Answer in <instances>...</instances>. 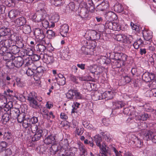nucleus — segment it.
Listing matches in <instances>:
<instances>
[{"mask_svg": "<svg viewBox=\"0 0 156 156\" xmlns=\"http://www.w3.org/2000/svg\"><path fill=\"white\" fill-rule=\"evenodd\" d=\"M55 142V136L52 135L48 136L44 140V142L46 144H54Z\"/></svg>", "mask_w": 156, "mask_h": 156, "instance_id": "17", "label": "nucleus"}, {"mask_svg": "<svg viewBox=\"0 0 156 156\" xmlns=\"http://www.w3.org/2000/svg\"><path fill=\"white\" fill-rule=\"evenodd\" d=\"M36 94L34 92H32L29 94L27 98L30 106L34 108L38 107V103L36 100Z\"/></svg>", "mask_w": 156, "mask_h": 156, "instance_id": "5", "label": "nucleus"}, {"mask_svg": "<svg viewBox=\"0 0 156 156\" xmlns=\"http://www.w3.org/2000/svg\"><path fill=\"white\" fill-rule=\"evenodd\" d=\"M122 80L124 81V84L128 83L130 82L131 80V78L128 75L125 76H123L122 78Z\"/></svg>", "mask_w": 156, "mask_h": 156, "instance_id": "55", "label": "nucleus"}, {"mask_svg": "<svg viewBox=\"0 0 156 156\" xmlns=\"http://www.w3.org/2000/svg\"><path fill=\"white\" fill-rule=\"evenodd\" d=\"M46 35L48 38L51 39L55 37V33L51 30H48L46 31Z\"/></svg>", "mask_w": 156, "mask_h": 156, "instance_id": "34", "label": "nucleus"}, {"mask_svg": "<svg viewBox=\"0 0 156 156\" xmlns=\"http://www.w3.org/2000/svg\"><path fill=\"white\" fill-rule=\"evenodd\" d=\"M102 123L105 126H108L110 124V121L108 118H104L102 120Z\"/></svg>", "mask_w": 156, "mask_h": 156, "instance_id": "61", "label": "nucleus"}, {"mask_svg": "<svg viewBox=\"0 0 156 156\" xmlns=\"http://www.w3.org/2000/svg\"><path fill=\"white\" fill-rule=\"evenodd\" d=\"M90 40L95 41L98 40L100 37V34L94 30H90L88 34Z\"/></svg>", "mask_w": 156, "mask_h": 156, "instance_id": "12", "label": "nucleus"}, {"mask_svg": "<svg viewBox=\"0 0 156 156\" xmlns=\"http://www.w3.org/2000/svg\"><path fill=\"white\" fill-rule=\"evenodd\" d=\"M23 32L26 34H28L31 31V28L30 26L25 25L23 27Z\"/></svg>", "mask_w": 156, "mask_h": 156, "instance_id": "48", "label": "nucleus"}, {"mask_svg": "<svg viewBox=\"0 0 156 156\" xmlns=\"http://www.w3.org/2000/svg\"><path fill=\"white\" fill-rule=\"evenodd\" d=\"M105 18L106 20L111 21L117 19V16L115 13L112 11L108 12L105 14Z\"/></svg>", "mask_w": 156, "mask_h": 156, "instance_id": "16", "label": "nucleus"}, {"mask_svg": "<svg viewBox=\"0 0 156 156\" xmlns=\"http://www.w3.org/2000/svg\"><path fill=\"white\" fill-rule=\"evenodd\" d=\"M0 31L2 32L1 33L2 36H5L8 34L10 31V30L9 29H1Z\"/></svg>", "mask_w": 156, "mask_h": 156, "instance_id": "58", "label": "nucleus"}, {"mask_svg": "<svg viewBox=\"0 0 156 156\" xmlns=\"http://www.w3.org/2000/svg\"><path fill=\"white\" fill-rule=\"evenodd\" d=\"M14 21L15 24L18 27L23 26L26 23V19L23 17L18 18Z\"/></svg>", "mask_w": 156, "mask_h": 156, "instance_id": "19", "label": "nucleus"}, {"mask_svg": "<svg viewBox=\"0 0 156 156\" xmlns=\"http://www.w3.org/2000/svg\"><path fill=\"white\" fill-rule=\"evenodd\" d=\"M78 99L82 98V95L77 91L73 90H69V98L73 99L74 97Z\"/></svg>", "mask_w": 156, "mask_h": 156, "instance_id": "11", "label": "nucleus"}, {"mask_svg": "<svg viewBox=\"0 0 156 156\" xmlns=\"http://www.w3.org/2000/svg\"><path fill=\"white\" fill-rule=\"evenodd\" d=\"M58 77H56L55 79L58 82V84L60 85H63L65 84V78L61 74L57 75Z\"/></svg>", "mask_w": 156, "mask_h": 156, "instance_id": "20", "label": "nucleus"}, {"mask_svg": "<svg viewBox=\"0 0 156 156\" xmlns=\"http://www.w3.org/2000/svg\"><path fill=\"white\" fill-rule=\"evenodd\" d=\"M134 143L135 146L138 147H140L143 145V142L141 140L136 138L134 140Z\"/></svg>", "mask_w": 156, "mask_h": 156, "instance_id": "39", "label": "nucleus"}, {"mask_svg": "<svg viewBox=\"0 0 156 156\" xmlns=\"http://www.w3.org/2000/svg\"><path fill=\"white\" fill-rule=\"evenodd\" d=\"M94 11H92L89 8V6H85L80 8V11H78V15L81 18L84 19H89L90 18V16L89 12H92Z\"/></svg>", "mask_w": 156, "mask_h": 156, "instance_id": "3", "label": "nucleus"}, {"mask_svg": "<svg viewBox=\"0 0 156 156\" xmlns=\"http://www.w3.org/2000/svg\"><path fill=\"white\" fill-rule=\"evenodd\" d=\"M114 8L115 11L119 13L122 12L124 9L123 7L121 4L115 5Z\"/></svg>", "mask_w": 156, "mask_h": 156, "instance_id": "44", "label": "nucleus"}, {"mask_svg": "<svg viewBox=\"0 0 156 156\" xmlns=\"http://www.w3.org/2000/svg\"><path fill=\"white\" fill-rule=\"evenodd\" d=\"M85 46H82L81 48V50L82 53L85 55H92L93 54H91L90 53V47L89 46H87L86 44Z\"/></svg>", "mask_w": 156, "mask_h": 156, "instance_id": "28", "label": "nucleus"}, {"mask_svg": "<svg viewBox=\"0 0 156 156\" xmlns=\"http://www.w3.org/2000/svg\"><path fill=\"white\" fill-rule=\"evenodd\" d=\"M149 73L148 72H145L142 76V79L143 80L146 82H150V80L149 79Z\"/></svg>", "mask_w": 156, "mask_h": 156, "instance_id": "36", "label": "nucleus"}, {"mask_svg": "<svg viewBox=\"0 0 156 156\" xmlns=\"http://www.w3.org/2000/svg\"><path fill=\"white\" fill-rule=\"evenodd\" d=\"M95 66L90 67V71L92 73H94L95 72H97L99 74L101 73H102L104 69V68L101 66H98L95 68Z\"/></svg>", "mask_w": 156, "mask_h": 156, "instance_id": "23", "label": "nucleus"}, {"mask_svg": "<svg viewBox=\"0 0 156 156\" xmlns=\"http://www.w3.org/2000/svg\"><path fill=\"white\" fill-rule=\"evenodd\" d=\"M19 11L17 10L12 9L9 12L8 16L11 20H13L19 14Z\"/></svg>", "mask_w": 156, "mask_h": 156, "instance_id": "21", "label": "nucleus"}, {"mask_svg": "<svg viewBox=\"0 0 156 156\" xmlns=\"http://www.w3.org/2000/svg\"><path fill=\"white\" fill-rule=\"evenodd\" d=\"M31 130L32 133H34L32 138L33 141L39 140L43 135V132L42 129L39 124L33 125L31 126Z\"/></svg>", "mask_w": 156, "mask_h": 156, "instance_id": "1", "label": "nucleus"}, {"mask_svg": "<svg viewBox=\"0 0 156 156\" xmlns=\"http://www.w3.org/2000/svg\"><path fill=\"white\" fill-rule=\"evenodd\" d=\"M153 133L150 131L145 130V133L144 134V137L146 138L148 140V139H151L152 141L155 143H156V135L152 137Z\"/></svg>", "mask_w": 156, "mask_h": 156, "instance_id": "8", "label": "nucleus"}, {"mask_svg": "<svg viewBox=\"0 0 156 156\" xmlns=\"http://www.w3.org/2000/svg\"><path fill=\"white\" fill-rule=\"evenodd\" d=\"M94 141L96 143V145L98 146H100L101 144V137L99 135H96L94 137Z\"/></svg>", "mask_w": 156, "mask_h": 156, "instance_id": "47", "label": "nucleus"}, {"mask_svg": "<svg viewBox=\"0 0 156 156\" xmlns=\"http://www.w3.org/2000/svg\"><path fill=\"white\" fill-rule=\"evenodd\" d=\"M59 18V15L58 13H55L52 14L50 17V20H51V22L54 23V22L58 21Z\"/></svg>", "mask_w": 156, "mask_h": 156, "instance_id": "35", "label": "nucleus"}, {"mask_svg": "<svg viewBox=\"0 0 156 156\" xmlns=\"http://www.w3.org/2000/svg\"><path fill=\"white\" fill-rule=\"evenodd\" d=\"M115 62V65L117 68H120L124 66L126 64V62H124L119 60H116Z\"/></svg>", "mask_w": 156, "mask_h": 156, "instance_id": "46", "label": "nucleus"}, {"mask_svg": "<svg viewBox=\"0 0 156 156\" xmlns=\"http://www.w3.org/2000/svg\"><path fill=\"white\" fill-rule=\"evenodd\" d=\"M139 70V69H136L135 68H132L131 70V73L133 75H138L140 74V73L138 71Z\"/></svg>", "mask_w": 156, "mask_h": 156, "instance_id": "60", "label": "nucleus"}, {"mask_svg": "<svg viewBox=\"0 0 156 156\" xmlns=\"http://www.w3.org/2000/svg\"><path fill=\"white\" fill-rule=\"evenodd\" d=\"M121 30V26L118 23L113 22L112 30L114 31H119Z\"/></svg>", "mask_w": 156, "mask_h": 156, "instance_id": "42", "label": "nucleus"}, {"mask_svg": "<svg viewBox=\"0 0 156 156\" xmlns=\"http://www.w3.org/2000/svg\"><path fill=\"white\" fill-rule=\"evenodd\" d=\"M115 38L118 41L122 43L123 45L128 46L131 43L132 37L130 36L127 37L124 35L118 34L116 36Z\"/></svg>", "mask_w": 156, "mask_h": 156, "instance_id": "4", "label": "nucleus"}, {"mask_svg": "<svg viewBox=\"0 0 156 156\" xmlns=\"http://www.w3.org/2000/svg\"><path fill=\"white\" fill-rule=\"evenodd\" d=\"M38 11L43 14H46L45 9H46V3L44 1H41L38 4Z\"/></svg>", "mask_w": 156, "mask_h": 156, "instance_id": "13", "label": "nucleus"}, {"mask_svg": "<svg viewBox=\"0 0 156 156\" xmlns=\"http://www.w3.org/2000/svg\"><path fill=\"white\" fill-rule=\"evenodd\" d=\"M40 111L44 117L46 118L47 116H48L49 111L45 107L41 106L40 108Z\"/></svg>", "mask_w": 156, "mask_h": 156, "instance_id": "32", "label": "nucleus"}, {"mask_svg": "<svg viewBox=\"0 0 156 156\" xmlns=\"http://www.w3.org/2000/svg\"><path fill=\"white\" fill-rule=\"evenodd\" d=\"M144 107L145 111L147 112H152L154 110V109L150 106V104L149 103L145 104L144 105Z\"/></svg>", "mask_w": 156, "mask_h": 156, "instance_id": "50", "label": "nucleus"}, {"mask_svg": "<svg viewBox=\"0 0 156 156\" xmlns=\"http://www.w3.org/2000/svg\"><path fill=\"white\" fill-rule=\"evenodd\" d=\"M12 106V101H9L7 104H5L4 106H2L3 107L2 110L7 112L11 109Z\"/></svg>", "mask_w": 156, "mask_h": 156, "instance_id": "31", "label": "nucleus"}, {"mask_svg": "<svg viewBox=\"0 0 156 156\" xmlns=\"http://www.w3.org/2000/svg\"><path fill=\"white\" fill-rule=\"evenodd\" d=\"M9 115L7 113L4 114L2 116V121L4 124H5L9 120Z\"/></svg>", "mask_w": 156, "mask_h": 156, "instance_id": "45", "label": "nucleus"}, {"mask_svg": "<svg viewBox=\"0 0 156 156\" xmlns=\"http://www.w3.org/2000/svg\"><path fill=\"white\" fill-rule=\"evenodd\" d=\"M43 15V14L42 13L38 11L36 14H34L33 15L32 19L34 21L37 22V17L38 16H42Z\"/></svg>", "mask_w": 156, "mask_h": 156, "instance_id": "57", "label": "nucleus"}, {"mask_svg": "<svg viewBox=\"0 0 156 156\" xmlns=\"http://www.w3.org/2000/svg\"><path fill=\"white\" fill-rule=\"evenodd\" d=\"M6 146V143L5 141H2L0 142V153L5 149Z\"/></svg>", "mask_w": 156, "mask_h": 156, "instance_id": "53", "label": "nucleus"}, {"mask_svg": "<svg viewBox=\"0 0 156 156\" xmlns=\"http://www.w3.org/2000/svg\"><path fill=\"white\" fill-rule=\"evenodd\" d=\"M25 118V116L24 113H20L18 116L17 117V120L19 122L21 123L25 119H24Z\"/></svg>", "mask_w": 156, "mask_h": 156, "instance_id": "52", "label": "nucleus"}, {"mask_svg": "<svg viewBox=\"0 0 156 156\" xmlns=\"http://www.w3.org/2000/svg\"><path fill=\"white\" fill-rule=\"evenodd\" d=\"M86 43L87 46H89L90 47L91 54H94V49L97 45V43L95 41L90 40L86 41Z\"/></svg>", "mask_w": 156, "mask_h": 156, "instance_id": "15", "label": "nucleus"}, {"mask_svg": "<svg viewBox=\"0 0 156 156\" xmlns=\"http://www.w3.org/2000/svg\"><path fill=\"white\" fill-rule=\"evenodd\" d=\"M110 57L112 59L119 60L126 62L127 60L128 56L126 54L122 53L113 52L111 54Z\"/></svg>", "mask_w": 156, "mask_h": 156, "instance_id": "6", "label": "nucleus"}, {"mask_svg": "<svg viewBox=\"0 0 156 156\" xmlns=\"http://www.w3.org/2000/svg\"><path fill=\"white\" fill-rule=\"evenodd\" d=\"M4 138L6 140H12V137L10 132H5L3 136Z\"/></svg>", "mask_w": 156, "mask_h": 156, "instance_id": "49", "label": "nucleus"}, {"mask_svg": "<svg viewBox=\"0 0 156 156\" xmlns=\"http://www.w3.org/2000/svg\"><path fill=\"white\" fill-rule=\"evenodd\" d=\"M150 115L145 113H142L138 115H135V117L137 121H146L150 117Z\"/></svg>", "mask_w": 156, "mask_h": 156, "instance_id": "14", "label": "nucleus"}, {"mask_svg": "<svg viewBox=\"0 0 156 156\" xmlns=\"http://www.w3.org/2000/svg\"><path fill=\"white\" fill-rule=\"evenodd\" d=\"M102 138L107 142H110L112 140V136L110 134L107 132H101V133Z\"/></svg>", "mask_w": 156, "mask_h": 156, "instance_id": "27", "label": "nucleus"}, {"mask_svg": "<svg viewBox=\"0 0 156 156\" xmlns=\"http://www.w3.org/2000/svg\"><path fill=\"white\" fill-rule=\"evenodd\" d=\"M112 149L113 150V151L115 152L116 156H122V155L121 154V152L120 151H119V152L116 149L115 147H112Z\"/></svg>", "mask_w": 156, "mask_h": 156, "instance_id": "64", "label": "nucleus"}, {"mask_svg": "<svg viewBox=\"0 0 156 156\" xmlns=\"http://www.w3.org/2000/svg\"><path fill=\"white\" fill-rule=\"evenodd\" d=\"M23 64V62L22 60L16 59L13 62L11 63V67H10V68H14L15 67L17 68L20 67Z\"/></svg>", "mask_w": 156, "mask_h": 156, "instance_id": "25", "label": "nucleus"}, {"mask_svg": "<svg viewBox=\"0 0 156 156\" xmlns=\"http://www.w3.org/2000/svg\"><path fill=\"white\" fill-rule=\"evenodd\" d=\"M64 1V0H51V3L56 6H60Z\"/></svg>", "mask_w": 156, "mask_h": 156, "instance_id": "41", "label": "nucleus"}, {"mask_svg": "<svg viewBox=\"0 0 156 156\" xmlns=\"http://www.w3.org/2000/svg\"><path fill=\"white\" fill-rule=\"evenodd\" d=\"M88 5L85 4L84 6H89L90 9L92 11H94V8L92 0H88Z\"/></svg>", "mask_w": 156, "mask_h": 156, "instance_id": "51", "label": "nucleus"}, {"mask_svg": "<svg viewBox=\"0 0 156 156\" xmlns=\"http://www.w3.org/2000/svg\"><path fill=\"white\" fill-rule=\"evenodd\" d=\"M156 85V82L154 81L152 82V86L153 88L152 89L153 94V96L156 97V86L155 87H154V85Z\"/></svg>", "mask_w": 156, "mask_h": 156, "instance_id": "62", "label": "nucleus"}, {"mask_svg": "<svg viewBox=\"0 0 156 156\" xmlns=\"http://www.w3.org/2000/svg\"><path fill=\"white\" fill-rule=\"evenodd\" d=\"M113 108L115 109H119L123 107L125 105L124 103L121 101H116L112 103Z\"/></svg>", "mask_w": 156, "mask_h": 156, "instance_id": "29", "label": "nucleus"}, {"mask_svg": "<svg viewBox=\"0 0 156 156\" xmlns=\"http://www.w3.org/2000/svg\"><path fill=\"white\" fill-rule=\"evenodd\" d=\"M34 34L37 39L40 40H43L45 37L43 30L39 28L35 29L34 31Z\"/></svg>", "mask_w": 156, "mask_h": 156, "instance_id": "10", "label": "nucleus"}, {"mask_svg": "<svg viewBox=\"0 0 156 156\" xmlns=\"http://www.w3.org/2000/svg\"><path fill=\"white\" fill-rule=\"evenodd\" d=\"M7 102V99L5 96L0 94V106H4Z\"/></svg>", "mask_w": 156, "mask_h": 156, "instance_id": "37", "label": "nucleus"}, {"mask_svg": "<svg viewBox=\"0 0 156 156\" xmlns=\"http://www.w3.org/2000/svg\"><path fill=\"white\" fill-rule=\"evenodd\" d=\"M109 6V5L108 2L107 1H103L98 5L100 10L102 11L107 10Z\"/></svg>", "mask_w": 156, "mask_h": 156, "instance_id": "22", "label": "nucleus"}, {"mask_svg": "<svg viewBox=\"0 0 156 156\" xmlns=\"http://www.w3.org/2000/svg\"><path fill=\"white\" fill-rule=\"evenodd\" d=\"M11 114H12L15 118H16L20 114L19 110L17 108H15L12 111Z\"/></svg>", "mask_w": 156, "mask_h": 156, "instance_id": "54", "label": "nucleus"}, {"mask_svg": "<svg viewBox=\"0 0 156 156\" xmlns=\"http://www.w3.org/2000/svg\"><path fill=\"white\" fill-rule=\"evenodd\" d=\"M144 44L143 40L141 38H140L134 42L133 44V46L135 49H137Z\"/></svg>", "mask_w": 156, "mask_h": 156, "instance_id": "26", "label": "nucleus"}, {"mask_svg": "<svg viewBox=\"0 0 156 156\" xmlns=\"http://www.w3.org/2000/svg\"><path fill=\"white\" fill-rule=\"evenodd\" d=\"M48 19L49 17L47 13L43 14L42 16H38L37 22H41L42 27L45 29L54 27L55 26V23L52 22L49 23L48 20Z\"/></svg>", "mask_w": 156, "mask_h": 156, "instance_id": "2", "label": "nucleus"}, {"mask_svg": "<svg viewBox=\"0 0 156 156\" xmlns=\"http://www.w3.org/2000/svg\"><path fill=\"white\" fill-rule=\"evenodd\" d=\"M145 95L147 97H151L153 96V94L152 91V89L151 90H149L147 91L145 93Z\"/></svg>", "mask_w": 156, "mask_h": 156, "instance_id": "63", "label": "nucleus"}, {"mask_svg": "<svg viewBox=\"0 0 156 156\" xmlns=\"http://www.w3.org/2000/svg\"><path fill=\"white\" fill-rule=\"evenodd\" d=\"M98 147L102 152L101 153L106 154L108 153V147H107V149L106 145L104 143H103L102 145L101 144L100 146H99Z\"/></svg>", "mask_w": 156, "mask_h": 156, "instance_id": "33", "label": "nucleus"}, {"mask_svg": "<svg viewBox=\"0 0 156 156\" xmlns=\"http://www.w3.org/2000/svg\"><path fill=\"white\" fill-rule=\"evenodd\" d=\"M76 133L78 135H81L84 132V128L83 127L76 128Z\"/></svg>", "mask_w": 156, "mask_h": 156, "instance_id": "56", "label": "nucleus"}, {"mask_svg": "<svg viewBox=\"0 0 156 156\" xmlns=\"http://www.w3.org/2000/svg\"><path fill=\"white\" fill-rule=\"evenodd\" d=\"M80 105V104L78 102H75L74 103L73 105L72 106L73 108L71 112L72 113L77 112V109L79 108V106Z\"/></svg>", "mask_w": 156, "mask_h": 156, "instance_id": "43", "label": "nucleus"}, {"mask_svg": "<svg viewBox=\"0 0 156 156\" xmlns=\"http://www.w3.org/2000/svg\"><path fill=\"white\" fill-rule=\"evenodd\" d=\"M68 32V26L67 25H63L61 28L60 34L63 37H67Z\"/></svg>", "mask_w": 156, "mask_h": 156, "instance_id": "24", "label": "nucleus"}, {"mask_svg": "<svg viewBox=\"0 0 156 156\" xmlns=\"http://www.w3.org/2000/svg\"><path fill=\"white\" fill-rule=\"evenodd\" d=\"M130 25L131 26L133 30H135L137 32L139 31V27L138 26L135 25L132 22H131Z\"/></svg>", "mask_w": 156, "mask_h": 156, "instance_id": "59", "label": "nucleus"}, {"mask_svg": "<svg viewBox=\"0 0 156 156\" xmlns=\"http://www.w3.org/2000/svg\"><path fill=\"white\" fill-rule=\"evenodd\" d=\"M143 37L144 40L151 42L152 41L153 33L150 30H144L142 31Z\"/></svg>", "mask_w": 156, "mask_h": 156, "instance_id": "7", "label": "nucleus"}, {"mask_svg": "<svg viewBox=\"0 0 156 156\" xmlns=\"http://www.w3.org/2000/svg\"><path fill=\"white\" fill-rule=\"evenodd\" d=\"M22 123L23 126L25 128H27L32 125H30V119L27 118L25 119L22 122Z\"/></svg>", "mask_w": 156, "mask_h": 156, "instance_id": "30", "label": "nucleus"}, {"mask_svg": "<svg viewBox=\"0 0 156 156\" xmlns=\"http://www.w3.org/2000/svg\"><path fill=\"white\" fill-rule=\"evenodd\" d=\"M97 56L98 58L97 60L99 61V62L101 64H108L110 63V60L106 56L101 55H99Z\"/></svg>", "mask_w": 156, "mask_h": 156, "instance_id": "18", "label": "nucleus"}, {"mask_svg": "<svg viewBox=\"0 0 156 156\" xmlns=\"http://www.w3.org/2000/svg\"><path fill=\"white\" fill-rule=\"evenodd\" d=\"M113 22L111 21L107 20L103 26L106 29L108 28L110 30H112Z\"/></svg>", "mask_w": 156, "mask_h": 156, "instance_id": "40", "label": "nucleus"}, {"mask_svg": "<svg viewBox=\"0 0 156 156\" xmlns=\"http://www.w3.org/2000/svg\"><path fill=\"white\" fill-rule=\"evenodd\" d=\"M92 98L95 101H97L99 100H101L103 99L102 97V94L100 93L99 92L96 93L94 96H93Z\"/></svg>", "mask_w": 156, "mask_h": 156, "instance_id": "38", "label": "nucleus"}, {"mask_svg": "<svg viewBox=\"0 0 156 156\" xmlns=\"http://www.w3.org/2000/svg\"><path fill=\"white\" fill-rule=\"evenodd\" d=\"M115 93L114 91L112 90L105 91L102 94L103 99H105L106 100L112 99Z\"/></svg>", "mask_w": 156, "mask_h": 156, "instance_id": "9", "label": "nucleus"}]
</instances>
